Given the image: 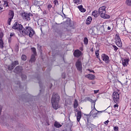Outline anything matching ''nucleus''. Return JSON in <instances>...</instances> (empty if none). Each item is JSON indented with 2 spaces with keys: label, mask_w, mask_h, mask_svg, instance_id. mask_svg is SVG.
Returning a JSON list of instances; mask_svg holds the SVG:
<instances>
[{
  "label": "nucleus",
  "mask_w": 131,
  "mask_h": 131,
  "mask_svg": "<svg viewBox=\"0 0 131 131\" xmlns=\"http://www.w3.org/2000/svg\"><path fill=\"white\" fill-rule=\"evenodd\" d=\"M20 33L22 34V35H29L30 37H32L35 32L32 28L29 26H26V25H24L23 28L20 30Z\"/></svg>",
  "instance_id": "nucleus-1"
},
{
  "label": "nucleus",
  "mask_w": 131,
  "mask_h": 131,
  "mask_svg": "<svg viewBox=\"0 0 131 131\" xmlns=\"http://www.w3.org/2000/svg\"><path fill=\"white\" fill-rule=\"evenodd\" d=\"M60 100V97L57 94H53L51 99V103L52 104V107L55 110H57L60 107L59 105V101Z\"/></svg>",
  "instance_id": "nucleus-2"
},
{
  "label": "nucleus",
  "mask_w": 131,
  "mask_h": 131,
  "mask_svg": "<svg viewBox=\"0 0 131 131\" xmlns=\"http://www.w3.org/2000/svg\"><path fill=\"white\" fill-rule=\"evenodd\" d=\"M115 40L116 45L118 46L119 48H121V47H122V42H121V39L120 37H119V34H117L116 35Z\"/></svg>",
  "instance_id": "nucleus-3"
},
{
  "label": "nucleus",
  "mask_w": 131,
  "mask_h": 131,
  "mask_svg": "<svg viewBox=\"0 0 131 131\" xmlns=\"http://www.w3.org/2000/svg\"><path fill=\"white\" fill-rule=\"evenodd\" d=\"M98 12L101 17H105V16H107V14H106V7L105 6L100 7Z\"/></svg>",
  "instance_id": "nucleus-4"
},
{
  "label": "nucleus",
  "mask_w": 131,
  "mask_h": 131,
  "mask_svg": "<svg viewBox=\"0 0 131 131\" xmlns=\"http://www.w3.org/2000/svg\"><path fill=\"white\" fill-rule=\"evenodd\" d=\"M113 99L114 103L119 102V94L117 92H114L113 93Z\"/></svg>",
  "instance_id": "nucleus-5"
},
{
  "label": "nucleus",
  "mask_w": 131,
  "mask_h": 131,
  "mask_svg": "<svg viewBox=\"0 0 131 131\" xmlns=\"http://www.w3.org/2000/svg\"><path fill=\"white\" fill-rule=\"evenodd\" d=\"M19 16L21 17H32V14L25 12V11H19Z\"/></svg>",
  "instance_id": "nucleus-6"
},
{
  "label": "nucleus",
  "mask_w": 131,
  "mask_h": 131,
  "mask_svg": "<svg viewBox=\"0 0 131 131\" xmlns=\"http://www.w3.org/2000/svg\"><path fill=\"white\" fill-rule=\"evenodd\" d=\"M12 29H19V32L21 31V29H23V26L19 25L17 22H15L12 26Z\"/></svg>",
  "instance_id": "nucleus-7"
},
{
  "label": "nucleus",
  "mask_w": 131,
  "mask_h": 131,
  "mask_svg": "<svg viewBox=\"0 0 131 131\" xmlns=\"http://www.w3.org/2000/svg\"><path fill=\"white\" fill-rule=\"evenodd\" d=\"M102 112H104V111H97V110H96V108H95L94 110H93L90 112V114H91V115L93 116L94 118H95V117H97V115H98V114H99V113H102Z\"/></svg>",
  "instance_id": "nucleus-8"
},
{
  "label": "nucleus",
  "mask_w": 131,
  "mask_h": 131,
  "mask_svg": "<svg viewBox=\"0 0 131 131\" xmlns=\"http://www.w3.org/2000/svg\"><path fill=\"white\" fill-rule=\"evenodd\" d=\"M76 67L77 70H79V71H81V70H82V65L81 64V61L78 60L76 64Z\"/></svg>",
  "instance_id": "nucleus-9"
},
{
  "label": "nucleus",
  "mask_w": 131,
  "mask_h": 131,
  "mask_svg": "<svg viewBox=\"0 0 131 131\" xmlns=\"http://www.w3.org/2000/svg\"><path fill=\"white\" fill-rule=\"evenodd\" d=\"M101 58L103 61H104L105 63H109V57L105 54H102L101 55Z\"/></svg>",
  "instance_id": "nucleus-10"
},
{
  "label": "nucleus",
  "mask_w": 131,
  "mask_h": 131,
  "mask_svg": "<svg viewBox=\"0 0 131 131\" xmlns=\"http://www.w3.org/2000/svg\"><path fill=\"white\" fill-rule=\"evenodd\" d=\"M74 56L76 58H79L81 56V52L79 50H76L74 51Z\"/></svg>",
  "instance_id": "nucleus-11"
},
{
  "label": "nucleus",
  "mask_w": 131,
  "mask_h": 131,
  "mask_svg": "<svg viewBox=\"0 0 131 131\" xmlns=\"http://www.w3.org/2000/svg\"><path fill=\"white\" fill-rule=\"evenodd\" d=\"M22 70L23 69L20 66H17L14 70V72H15V73L19 74L21 72Z\"/></svg>",
  "instance_id": "nucleus-12"
},
{
  "label": "nucleus",
  "mask_w": 131,
  "mask_h": 131,
  "mask_svg": "<svg viewBox=\"0 0 131 131\" xmlns=\"http://www.w3.org/2000/svg\"><path fill=\"white\" fill-rule=\"evenodd\" d=\"M81 118V112L79 111L78 112L77 114V121H78V122H79V121H80Z\"/></svg>",
  "instance_id": "nucleus-13"
},
{
  "label": "nucleus",
  "mask_w": 131,
  "mask_h": 131,
  "mask_svg": "<svg viewBox=\"0 0 131 131\" xmlns=\"http://www.w3.org/2000/svg\"><path fill=\"white\" fill-rule=\"evenodd\" d=\"M78 8L79 9V11L81 12L82 13H84L86 10L85 9L83 8V7L82 6V5H80L78 7Z\"/></svg>",
  "instance_id": "nucleus-14"
},
{
  "label": "nucleus",
  "mask_w": 131,
  "mask_h": 131,
  "mask_svg": "<svg viewBox=\"0 0 131 131\" xmlns=\"http://www.w3.org/2000/svg\"><path fill=\"white\" fill-rule=\"evenodd\" d=\"M92 16H94V17H99V16H100V13L98 11L95 10L92 12Z\"/></svg>",
  "instance_id": "nucleus-15"
},
{
  "label": "nucleus",
  "mask_w": 131,
  "mask_h": 131,
  "mask_svg": "<svg viewBox=\"0 0 131 131\" xmlns=\"http://www.w3.org/2000/svg\"><path fill=\"white\" fill-rule=\"evenodd\" d=\"M35 54H32L31 57V59L30 60V62L31 63H34V62H35Z\"/></svg>",
  "instance_id": "nucleus-16"
},
{
  "label": "nucleus",
  "mask_w": 131,
  "mask_h": 131,
  "mask_svg": "<svg viewBox=\"0 0 131 131\" xmlns=\"http://www.w3.org/2000/svg\"><path fill=\"white\" fill-rule=\"evenodd\" d=\"M85 77H86V78H88V79L92 80V79H94L95 77V75H94L89 74V75H86L85 76Z\"/></svg>",
  "instance_id": "nucleus-17"
},
{
  "label": "nucleus",
  "mask_w": 131,
  "mask_h": 131,
  "mask_svg": "<svg viewBox=\"0 0 131 131\" xmlns=\"http://www.w3.org/2000/svg\"><path fill=\"white\" fill-rule=\"evenodd\" d=\"M127 64H128V59H124L122 60V64L123 66H127Z\"/></svg>",
  "instance_id": "nucleus-18"
},
{
  "label": "nucleus",
  "mask_w": 131,
  "mask_h": 131,
  "mask_svg": "<svg viewBox=\"0 0 131 131\" xmlns=\"http://www.w3.org/2000/svg\"><path fill=\"white\" fill-rule=\"evenodd\" d=\"M54 126L57 128H59V127H61V126H62V125H61V124L58 122L55 121L54 123Z\"/></svg>",
  "instance_id": "nucleus-19"
},
{
  "label": "nucleus",
  "mask_w": 131,
  "mask_h": 131,
  "mask_svg": "<svg viewBox=\"0 0 131 131\" xmlns=\"http://www.w3.org/2000/svg\"><path fill=\"white\" fill-rule=\"evenodd\" d=\"M92 17H88L86 20V24L87 25H90V24L91 23V22H92Z\"/></svg>",
  "instance_id": "nucleus-20"
},
{
  "label": "nucleus",
  "mask_w": 131,
  "mask_h": 131,
  "mask_svg": "<svg viewBox=\"0 0 131 131\" xmlns=\"http://www.w3.org/2000/svg\"><path fill=\"white\" fill-rule=\"evenodd\" d=\"M97 29L98 30H103L104 29V25L99 24L97 26Z\"/></svg>",
  "instance_id": "nucleus-21"
},
{
  "label": "nucleus",
  "mask_w": 131,
  "mask_h": 131,
  "mask_svg": "<svg viewBox=\"0 0 131 131\" xmlns=\"http://www.w3.org/2000/svg\"><path fill=\"white\" fill-rule=\"evenodd\" d=\"M19 64V62L18 61H15L14 62H12V65L13 67L11 68V69H14L15 66H17Z\"/></svg>",
  "instance_id": "nucleus-22"
},
{
  "label": "nucleus",
  "mask_w": 131,
  "mask_h": 131,
  "mask_svg": "<svg viewBox=\"0 0 131 131\" xmlns=\"http://www.w3.org/2000/svg\"><path fill=\"white\" fill-rule=\"evenodd\" d=\"M77 107H78V102L77 101V100L75 99L74 102V108H77Z\"/></svg>",
  "instance_id": "nucleus-23"
},
{
  "label": "nucleus",
  "mask_w": 131,
  "mask_h": 131,
  "mask_svg": "<svg viewBox=\"0 0 131 131\" xmlns=\"http://www.w3.org/2000/svg\"><path fill=\"white\" fill-rule=\"evenodd\" d=\"M9 16H10V17H14V11L10 10L9 12Z\"/></svg>",
  "instance_id": "nucleus-24"
},
{
  "label": "nucleus",
  "mask_w": 131,
  "mask_h": 131,
  "mask_svg": "<svg viewBox=\"0 0 131 131\" xmlns=\"http://www.w3.org/2000/svg\"><path fill=\"white\" fill-rule=\"evenodd\" d=\"M0 49H4V41L0 39Z\"/></svg>",
  "instance_id": "nucleus-25"
},
{
  "label": "nucleus",
  "mask_w": 131,
  "mask_h": 131,
  "mask_svg": "<svg viewBox=\"0 0 131 131\" xmlns=\"http://www.w3.org/2000/svg\"><path fill=\"white\" fill-rule=\"evenodd\" d=\"M126 5L129 7H131V0H126L125 2Z\"/></svg>",
  "instance_id": "nucleus-26"
},
{
  "label": "nucleus",
  "mask_w": 131,
  "mask_h": 131,
  "mask_svg": "<svg viewBox=\"0 0 131 131\" xmlns=\"http://www.w3.org/2000/svg\"><path fill=\"white\" fill-rule=\"evenodd\" d=\"M3 2L4 7H9V5H8V2H7L5 0H3Z\"/></svg>",
  "instance_id": "nucleus-27"
},
{
  "label": "nucleus",
  "mask_w": 131,
  "mask_h": 131,
  "mask_svg": "<svg viewBox=\"0 0 131 131\" xmlns=\"http://www.w3.org/2000/svg\"><path fill=\"white\" fill-rule=\"evenodd\" d=\"M74 4H81L82 3L81 0H73Z\"/></svg>",
  "instance_id": "nucleus-28"
},
{
  "label": "nucleus",
  "mask_w": 131,
  "mask_h": 131,
  "mask_svg": "<svg viewBox=\"0 0 131 131\" xmlns=\"http://www.w3.org/2000/svg\"><path fill=\"white\" fill-rule=\"evenodd\" d=\"M23 20L24 21H30V17H23Z\"/></svg>",
  "instance_id": "nucleus-29"
},
{
  "label": "nucleus",
  "mask_w": 131,
  "mask_h": 131,
  "mask_svg": "<svg viewBox=\"0 0 131 131\" xmlns=\"http://www.w3.org/2000/svg\"><path fill=\"white\" fill-rule=\"evenodd\" d=\"M27 59V57L25 55H22L21 56V60L23 61H26V59Z\"/></svg>",
  "instance_id": "nucleus-30"
},
{
  "label": "nucleus",
  "mask_w": 131,
  "mask_h": 131,
  "mask_svg": "<svg viewBox=\"0 0 131 131\" xmlns=\"http://www.w3.org/2000/svg\"><path fill=\"white\" fill-rule=\"evenodd\" d=\"M31 50H32V52H33V55H36V49H35V48H32Z\"/></svg>",
  "instance_id": "nucleus-31"
},
{
  "label": "nucleus",
  "mask_w": 131,
  "mask_h": 131,
  "mask_svg": "<svg viewBox=\"0 0 131 131\" xmlns=\"http://www.w3.org/2000/svg\"><path fill=\"white\" fill-rule=\"evenodd\" d=\"M84 43L85 45H88V43H89V39H88V38L85 37L84 38Z\"/></svg>",
  "instance_id": "nucleus-32"
},
{
  "label": "nucleus",
  "mask_w": 131,
  "mask_h": 131,
  "mask_svg": "<svg viewBox=\"0 0 131 131\" xmlns=\"http://www.w3.org/2000/svg\"><path fill=\"white\" fill-rule=\"evenodd\" d=\"M12 19H13V17H10L8 20V24L9 25H11V22H12Z\"/></svg>",
  "instance_id": "nucleus-33"
},
{
  "label": "nucleus",
  "mask_w": 131,
  "mask_h": 131,
  "mask_svg": "<svg viewBox=\"0 0 131 131\" xmlns=\"http://www.w3.org/2000/svg\"><path fill=\"white\" fill-rule=\"evenodd\" d=\"M52 8H53V6L51 4H49L48 6V10L49 11H50V10H51V9H52Z\"/></svg>",
  "instance_id": "nucleus-34"
},
{
  "label": "nucleus",
  "mask_w": 131,
  "mask_h": 131,
  "mask_svg": "<svg viewBox=\"0 0 131 131\" xmlns=\"http://www.w3.org/2000/svg\"><path fill=\"white\" fill-rule=\"evenodd\" d=\"M95 55L97 58H99V50H97L95 52Z\"/></svg>",
  "instance_id": "nucleus-35"
},
{
  "label": "nucleus",
  "mask_w": 131,
  "mask_h": 131,
  "mask_svg": "<svg viewBox=\"0 0 131 131\" xmlns=\"http://www.w3.org/2000/svg\"><path fill=\"white\" fill-rule=\"evenodd\" d=\"M89 102H91V103H94V104L96 103L95 100H93V99H92L91 98L89 99Z\"/></svg>",
  "instance_id": "nucleus-36"
},
{
  "label": "nucleus",
  "mask_w": 131,
  "mask_h": 131,
  "mask_svg": "<svg viewBox=\"0 0 131 131\" xmlns=\"http://www.w3.org/2000/svg\"><path fill=\"white\" fill-rule=\"evenodd\" d=\"M104 28L107 29V30H111V27L110 26H105Z\"/></svg>",
  "instance_id": "nucleus-37"
},
{
  "label": "nucleus",
  "mask_w": 131,
  "mask_h": 131,
  "mask_svg": "<svg viewBox=\"0 0 131 131\" xmlns=\"http://www.w3.org/2000/svg\"><path fill=\"white\" fill-rule=\"evenodd\" d=\"M113 48H114V51H115V52H116V51L118 50V48H117V47H116V46H113Z\"/></svg>",
  "instance_id": "nucleus-38"
},
{
  "label": "nucleus",
  "mask_w": 131,
  "mask_h": 131,
  "mask_svg": "<svg viewBox=\"0 0 131 131\" xmlns=\"http://www.w3.org/2000/svg\"><path fill=\"white\" fill-rule=\"evenodd\" d=\"M55 6H56V5H59V2L57 1V0H55L54 2H53Z\"/></svg>",
  "instance_id": "nucleus-39"
},
{
  "label": "nucleus",
  "mask_w": 131,
  "mask_h": 131,
  "mask_svg": "<svg viewBox=\"0 0 131 131\" xmlns=\"http://www.w3.org/2000/svg\"><path fill=\"white\" fill-rule=\"evenodd\" d=\"M114 131H119L118 130V126H115L114 127Z\"/></svg>",
  "instance_id": "nucleus-40"
},
{
  "label": "nucleus",
  "mask_w": 131,
  "mask_h": 131,
  "mask_svg": "<svg viewBox=\"0 0 131 131\" xmlns=\"http://www.w3.org/2000/svg\"><path fill=\"white\" fill-rule=\"evenodd\" d=\"M4 37V34L3 33H0V39H2L3 37Z\"/></svg>",
  "instance_id": "nucleus-41"
},
{
  "label": "nucleus",
  "mask_w": 131,
  "mask_h": 131,
  "mask_svg": "<svg viewBox=\"0 0 131 131\" xmlns=\"http://www.w3.org/2000/svg\"><path fill=\"white\" fill-rule=\"evenodd\" d=\"M12 67H13V66L11 64V66H9L8 67V69H9V70H13V69H12Z\"/></svg>",
  "instance_id": "nucleus-42"
},
{
  "label": "nucleus",
  "mask_w": 131,
  "mask_h": 131,
  "mask_svg": "<svg viewBox=\"0 0 131 131\" xmlns=\"http://www.w3.org/2000/svg\"><path fill=\"white\" fill-rule=\"evenodd\" d=\"M26 78H27V77H26V75H23L21 76L22 79H26Z\"/></svg>",
  "instance_id": "nucleus-43"
},
{
  "label": "nucleus",
  "mask_w": 131,
  "mask_h": 131,
  "mask_svg": "<svg viewBox=\"0 0 131 131\" xmlns=\"http://www.w3.org/2000/svg\"><path fill=\"white\" fill-rule=\"evenodd\" d=\"M74 111L75 112H77V113H78V110H77V107H74Z\"/></svg>",
  "instance_id": "nucleus-44"
},
{
  "label": "nucleus",
  "mask_w": 131,
  "mask_h": 131,
  "mask_svg": "<svg viewBox=\"0 0 131 131\" xmlns=\"http://www.w3.org/2000/svg\"><path fill=\"white\" fill-rule=\"evenodd\" d=\"M15 35V34L11 33L10 35V37H12V36H14Z\"/></svg>",
  "instance_id": "nucleus-45"
},
{
  "label": "nucleus",
  "mask_w": 131,
  "mask_h": 131,
  "mask_svg": "<svg viewBox=\"0 0 131 131\" xmlns=\"http://www.w3.org/2000/svg\"><path fill=\"white\" fill-rule=\"evenodd\" d=\"M88 70H89V71H90V72H93L94 73H95V72L93 70L88 69Z\"/></svg>",
  "instance_id": "nucleus-46"
},
{
  "label": "nucleus",
  "mask_w": 131,
  "mask_h": 131,
  "mask_svg": "<svg viewBox=\"0 0 131 131\" xmlns=\"http://www.w3.org/2000/svg\"><path fill=\"white\" fill-rule=\"evenodd\" d=\"M98 93H99V90H94L95 94H98Z\"/></svg>",
  "instance_id": "nucleus-47"
},
{
  "label": "nucleus",
  "mask_w": 131,
  "mask_h": 131,
  "mask_svg": "<svg viewBox=\"0 0 131 131\" xmlns=\"http://www.w3.org/2000/svg\"><path fill=\"white\" fill-rule=\"evenodd\" d=\"M2 109H3V106H0V115H1V113H2Z\"/></svg>",
  "instance_id": "nucleus-48"
},
{
  "label": "nucleus",
  "mask_w": 131,
  "mask_h": 131,
  "mask_svg": "<svg viewBox=\"0 0 131 131\" xmlns=\"http://www.w3.org/2000/svg\"><path fill=\"white\" fill-rule=\"evenodd\" d=\"M114 108H118V104H116L114 105Z\"/></svg>",
  "instance_id": "nucleus-49"
},
{
  "label": "nucleus",
  "mask_w": 131,
  "mask_h": 131,
  "mask_svg": "<svg viewBox=\"0 0 131 131\" xmlns=\"http://www.w3.org/2000/svg\"><path fill=\"white\" fill-rule=\"evenodd\" d=\"M104 123L105 124V125H108V123L106 121L104 122Z\"/></svg>",
  "instance_id": "nucleus-50"
},
{
  "label": "nucleus",
  "mask_w": 131,
  "mask_h": 131,
  "mask_svg": "<svg viewBox=\"0 0 131 131\" xmlns=\"http://www.w3.org/2000/svg\"><path fill=\"white\" fill-rule=\"evenodd\" d=\"M103 18H104V19H109L108 17H103Z\"/></svg>",
  "instance_id": "nucleus-51"
},
{
  "label": "nucleus",
  "mask_w": 131,
  "mask_h": 131,
  "mask_svg": "<svg viewBox=\"0 0 131 131\" xmlns=\"http://www.w3.org/2000/svg\"><path fill=\"white\" fill-rule=\"evenodd\" d=\"M43 13V14H47V11H44Z\"/></svg>",
  "instance_id": "nucleus-52"
},
{
  "label": "nucleus",
  "mask_w": 131,
  "mask_h": 131,
  "mask_svg": "<svg viewBox=\"0 0 131 131\" xmlns=\"http://www.w3.org/2000/svg\"><path fill=\"white\" fill-rule=\"evenodd\" d=\"M106 122H107V123H109V120H107Z\"/></svg>",
  "instance_id": "nucleus-53"
},
{
  "label": "nucleus",
  "mask_w": 131,
  "mask_h": 131,
  "mask_svg": "<svg viewBox=\"0 0 131 131\" xmlns=\"http://www.w3.org/2000/svg\"><path fill=\"white\" fill-rule=\"evenodd\" d=\"M1 3H2V1H0V4H1Z\"/></svg>",
  "instance_id": "nucleus-54"
},
{
  "label": "nucleus",
  "mask_w": 131,
  "mask_h": 131,
  "mask_svg": "<svg viewBox=\"0 0 131 131\" xmlns=\"http://www.w3.org/2000/svg\"><path fill=\"white\" fill-rule=\"evenodd\" d=\"M0 9H3V8H1V7H0Z\"/></svg>",
  "instance_id": "nucleus-55"
},
{
  "label": "nucleus",
  "mask_w": 131,
  "mask_h": 131,
  "mask_svg": "<svg viewBox=\"0 0 131 131\" xmlns=\"http://www.w3.org/2000/svg\"><path fill=\"white\" fill-rule=\"evenodd\" d=\"M69 20V18H68Z\"/></svg>",
  "instance_id": "nucleus-56"
}]
</instances>
